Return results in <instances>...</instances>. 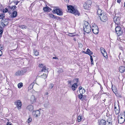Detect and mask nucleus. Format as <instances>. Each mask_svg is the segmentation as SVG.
Here are the masks:
<instances>
[{
	"instance_id": "48",
	"label": "nucleus",
	"mask_w": 125,
	"mask_h": 125,
	"mask_svg": "<svg viewBox=\"0 0 125 125\" xmlns=\"http://www.w3.org/2000/svg\"><path fill=\"white\" fill-rule=\"evenodd\" d=\"M12 125L11 123L10 122H9V123L8 122L7 124V125Z\"/></svg>"
},
{
	"instance_id": "39",
	"label": "nucleus",
	"mask_w": 125,
	"mask_h": 125,
	"mask_svg": "<svg viewBox=\"0 0 125 125\" xmlns=\"http://www.w3.org/2000/svg\"><path fill=\"white\" fill-rule=\"evenodd\" d=\"M48 8H49V7L48 6L44 7L43 8V10L45 11H48Z\"/></svg>"
},
{
	"instance_id": "53",
	"label": "nucleus",
	"mask_w": 125,
	"mask_h": 125,
	"mask_svg": "<svg viewBox=\"0 0 125 125\" xmlns=\"http://www.w3.org/2000/svg\"><path fill=\"white\" fill-rule=\"evenodd\" d=\"M53 59H58V58L57 57H53L52 58Z\"/></svg>"
},
{
	"instance_id": "1",
	"label": "nucleus",
	"mask_w": 125,
	"mask_h": 125,
	"mask_svg": "<svg viewBox=\"0 0 125 125\" xmlns=\"http://www.w3.org/2000/svg\"><path fill=\"white\" fill-rule=\"evenodd\" d=\"M84 24L83 26L84 31L86 33H89L91 30V27L88 22L85 21L84 22Z\"/></svg>"
},
{
	"instance_id": "15",
	"label": "nucleus",
	"mask_w": 125,
	"mask_h": 125,
	"mask_svg": "<svg viewBox=\"0 0 125 125\" xmlns=\"http://www.w3.org/2000/svg\"><path fill=\"white\" fill-rule=\"evenodd\" d=\"M90 6L91 5L89 4H87L86 3H85L83 5L84 8L85 10L89 9Z\"/></svg>"
},
{
	"instance_id": "17",
	"label": "nucleus",
	"mask_w": 125,
	"mask_h": 125,
	"mask_svg": "<svg viewBox=\"0 0 125 125\" xmlns=\"http://www.w3.org/2000/svg\"><path fill=\"white\" fill-rule=\"evenodd\" d=\"M97 13L98 15H99L100 16H101L102 15V14L104 13H103V11L100 9H98L97 10Z\"/></svg>"
},
{
	"instance_id": "11",
	"label": "nucleus",
	"mask_w": 125,
	"mask_h": 125,
	"mask_svg": "<svg viewBox=\"0 0 125 125\" xmlns=\"http://www.w3.org/2000/svg\"><path fill=\"white\" fill-rule=\"evenodd\" d=\"M112 122L111 117H109L107 119V120L106 121V124L105 125H111Z\"/></svg>"
},
{
	"instance_id": "60",
	"label": "nucleus",
	"mask_w": 125,
	"mask_h": 125,
	"mask_svg": "<svg viewBox=\"0 0 125 125\" xmlns=\"http://www.w3.org/2000/svg\"><path fill=\"white\" fill-rule=\"evenodd\" d=\"M124 113L125 114V111L124 112Z\"/></svg>"
},
{
	"instance_id": "36",
	"label": "nucleus",
	"mask_w": 125,
	"mask_h": 125,
	"mask_svg": "<svg viewBox=\"0 0 125 125\" xmlns=\"http://www.w3.org/2000/svg\"><path fill=\"white\" fill-rule=\"evenodd\" d=\"M21 74V71H18L17 72L15 73V75H19Z\"/></svg>"
},
{
	"instance_id": "35",
	"label": "nucleus",
	"mask_w": 125,
	"mask_h": 125,
	"mask_svg": "<svg viewBox=\"0 0 125 125\" xmlns=\"http://www.w3.org/2000/svg\"><path fill=\"white\" fill-rule=\"evenodd\" d=\"M19 27L21 28L22 29H26L27 28V27L25 26H23L21 25L19 26Z\"/></svg>"
},
{
	"instance_id": "24",
	"label": "nucleus",
	"mask_w": 125,
	"mask_h": 125,
	"mask_svg": "<svg viewBox=\"0 0 125 125\" xmlns=\"http://www.w3.org/2000/svg\"><path fill=\"white\" fill-rule=\"evenodd\" d=\"M12 17L13 18L15 17L17 15V12L16 11H14L12 13Z\"/></svg>"
},
{
	"instance_id": "23",
	"label": "nucleus",
	"mask_w": 125,
	"mask_h": 125,
	"mask_svg": "<svg viewBox=\"0 0 125 125\" xmlns=\"http://www.w3.org/2000/svg\"><path fill=\"white\" fill-rule=\"evenodd\" d=\"M118 119V122L120 124H121L123 123L125 120V119H124V118Z\"/></svg>"
},
{
	"instance_id": "28",
	"label": "nucleus",
	"mask_w": 125,
	"mask_h": 125,
	"mask_svg": "<svg viewBox=\"0 0 125 125\" xmlns=\"http://www.w3.org/2000/svg\"><path fill=\"white\" fill-rule=\"evenodd\" d=\"M69 33L70 34H68V35L71 37L74 36L76 35V33L74 32L72 33Z\"/></svg>"
},
{
	"instance_id": "37",
	"label": "nucleus",
	"mask_w": 125,
	"mask_h": 125,
	"mask_svg": "<svg viewBox=\"0 0 125 125\" xmlns=\"http://www.w3.org/2000/svg\"><path fill=\"white\" fill-rule=\"evenodd\" d=\"M8 11V9L6 8L4 9H3V12L4 13H5Z\"/></svg>"
},
{
	"instance_id": "19",
	"label": "nucleus",
	"mask_w": 125,
	"mask_h": 125,
	"mask_svg": "<svg viewBox=\"0 0 125 125\" xmlns=\"http://www.w3.org/2000/svg\"><path fill=\"white\" fill-rule=\"evenodd\" d=\"M27 108L28 110L30 111H32L33 109V106L31 105L28 106Z\"/></svg>"
},
{
	"instance_id": "26",
	"label": "nucleus",
	"mask_w": 125,
	"mask_h": 125,
	"mask_svg": "<svg viewBox=\"0 0 125 125\" xmlns=\"http://www.w3.org/2000/svg\"><path fill=\"white\" fill-rule=\"evenodd\" d=\"M44 79H45L47 77V74L46 73H43L42 75L41 76Z\"/></svg>"
},
{
	"instance_id": "42",
	"label": "nucleus",
	"mask_w": 125,
	"mask_h": 125,
	"mask_svg": "<svg viewBox=\"0 0 125 125\" xmlns=\"http://www.w3.org/2000/svg\"><path fill=\"white\" fill-rule=\"evenodd\" d=\"M116 106H115V114L116 115H117V113H116V111L117 110V109H116Z\"/></svg>"
},
{
	"instance_id": "58",
	"label": "nucleus",
	"mask_w": 125,
	"mask_h": 125,
	"mask_svg": "<svg viewBox=\"0 0 125 125\" xmlns=\"http://www.w3.org/2000/svg\"><path fill=\"white\" fill-rule=\"evenodd\" d=\"M3 26H6V25L5 24L3 23Z\"/></svg>"
},
{
	"instance_id": "10",
	"label": "nucleus",
	"mask_w": 125,
	"mask_h": 125,
	"mask_svg": "<svg viewBox=\"0 0 125 125\" xmlns=\"http://www.w3.org/2000/svg\"><path fill=\"white\" fill-rule=\"evenodd\" d=\"M32 114L35 117H37L40 115V113L39 110H37L33 112Z\"/></svg>"
},
{
	"instance_id": "57",
	"label": "nucleus",
	"mask_w": 125,
	"mask_h": 125,
	"mask_svg": "<svg viewBox=\"0 0 125 125\" xmlns=\"http://www.w3.org/2000/svg\"><path fill=\"white\" fill-rule=\"evenodd\" d=\"M65 1H66L67 2H68L69 1V0H64Z\"/></svg>"
},
{
	"instance_id": "54",
	"label": "nucleus",
	"mask_w": 125,
	"mask_h": 125,
	"mask_svg": "<svg viewBox=\"0 0 125 125\" xmlns=\"http://www.w3.org/2000/svg\"><path fill=\"white\" fill-rule=\"evenodd\" d=\"M45 94L46 95H48V92H46L45 93Z\"/></svg>"
},
{
	"instance_id": "49",
	"label": "nucleus",
	"mask_w": 125,
	"mask_h": 125,
	"mask_svg": "<svg viewBox=\"0 0 125 125\" xmlns=\"http://www.w3.org/2000/svg\"><path fill=\"white\" fill-rule=\"evenodd\" d=\"M19 2V1H16L15 2V4L16 5H17L18 4V3Z\"/></svg>"
},
{
	"instance_id": "51",
	"label": "nucleus",
	"mask_w": 125,
	"mask_h": 125,
	"mask_svg": "<svg viewBox=\"0 0 125 125\" xmlns=\"http://www.w3.org/2000/svg\"><path fill=\"white\" fill-rule=\"evenodd\" d=\"M52 9H51L49 7V8H48V11H50Z\"/></svg>"
},
{
	"instance_id": "41",
	"label": "nucleus",
	"mask_w": 125,
	"mask_h": 125,
	"mask_svg": "<svg viewBox=\"0 0 125 125\" xmlns=\"http://www.w3.org/2000/svg\"><path fill=\"white\" fill-rule=\"evenodd\" d=\"M81 117L80 116H78V122H80L81 120Z\"/></svg>"
},
{
	"instance_id": "27",
	"label": "nucleus",
	"mask_w": 125,
	"mask_h": 125,
	"mask_svg": "<svg viewBox=\"0 0 125 125\" xmlns=\"http://www.w3.org/2000/svg\"><path fill=\"white\" fill-rule=\"evenodd\" d=\"M32 120L31 116L30 115L29 116V118L27 121V122L29 123H30Z\"/></svg>"
},
{
	"instance_id": "31",
	"label": "nucleus",
	"mask_w": 125,
	"mask_h": 125,
	"mask_svg": "<svg viewBox=\"0 0 125 125\" xmlns=\"http://www.w3.org/2000/svg\"><path fill=\"white\" fill-rule=\"evenodd\" d=\"M49 15L50 16V17L51 18H53L54 19L55 18H56V17L52 14H49Z\"/></svg>"
},
{
	"instance_id": "44",
	"label": "nucleus",
	"mask_w": 125,
	"mask_h": 125,
	"mask_svg": "<svg viewBox=\"0 0 125 125\" xmlns=\"http://www.w3.org/2000/svg\"><path fill=\"white\" fill-rule=\"evenodd\" d=\"M106 116L108 118L109 117H111V116L110 115L109 113H107L106 114Z\"/></svg>"
},
{
	"instance_id": "45",
	"label": "nucleus",
	"mask_w": 125,
	"mask_h": 125,
	"mask_svg": "<svg viewBox=\"0 0 125 125\" xmlns=\"http://www.w3.org/2000/svg\"><path fill=\"white\" fill-rule=\"evenodd\" d=\"M4 21H5L6 22H4L6 24H7L8 23L7 22H6V21H7V19H4L3 20Z\"/></svg>"
},
{
	"instance_id": "7",
	"label": "nucleus",
	"mask_w": 125,
	"mask_h": 125,
	"mask_svg": "<svg viewBox=\"0 0 125 125\" xmlns=\"http://www.w3.org/2000/svg\"><path fill=\"white\" fill-rule=\"evenodd\" d=\"M100 50L103 55L106 58H107V55L105 50L102 47L100 48Z\"/></svg>"
},
{
	"instance_id": "9",
	"label": "nucleus",
	"mask_w": 125,
	"mask_h": 125,
	"mask_svg": "<svg viewBox=\"0 0 125 125\" xmlns=\"http://www.w3.org/2000/svg\"><path fill=\"white\" fill-rule=\"evenodd\" d=\"M55 13L60 16H62L63 15V12L62 10L59 9H57L54 10Z\"/></svg>"
},
{
	"instance_id": "61",
	"label": "nucleus",
	"mask_w": 125,
	"mask_h": 125,
	"mask_svg": "<svg viewBox=\"0 0 125 125\" xmlns=\"http://www.w3.org/2000/svg\"><path fill=\"white\" fill-rule=\"evenodd\" d=\"M124 6L125 7V2L124 3Z\"/></svg>"
},
{
	"instance_id": "13",
	"label": "nucleus",
	"mask_w": 125,
	"mask_h": 125,
	"mask_svg": "<svg viewBox=\"0 0 125 125\" xmlns=\"http://www.w3.org/2000/svg\"><path fill=\"white\" fill-rule=\"evenodd\" d=\"M78 97L79 98V99L81 100L82 101L85 99L86 98V97L85 96L83 95L82 94H79L78 95Z\"/></svg>"
},
{
	"instance_id": "46",
	"label": "nucleus",
	"mask_w": 125,
	"mask_h": 125,
	"mask_svg": "<svg viewBox=\"0 0 125 125\" xmlns=\"http://www.w3.org/2000/svg\"><path fill=\"white\" fill-rule=\"evenodd\" d=\"M83 89V88L82 86H80L79 87V91H80L82 90Z\"/></svg>"
},
{
	"instance_id": "33",
	"label": "nucleus",
	"mask_w": 125,
	"mask_h": 125,
	"mask_svg": "<svg viewBox=\"0 0 125 125\" xmlns=\"http://www.w3.org/2000/svg\"><path fill=\"white\" fill-rule=\"evenodd\" d=\"M54 86V85L53 84L51 83L49 85V89H52L53 87Z\"/></svg>"
},
{
	"instance_id": "50",
	"label": "nucleus",
	"mask_w": 125,
	"mask_h": 125,
	"mask_svg": "<svg viewBox=\"0 0 125 125\" xmlns=\"http://www.w3.org/2000/svg\"><path fill=\"white\" fill-rule=\"evenodd\" d=\"M2 52L0 50V57L2 55Z\"/></svg>"
},
{
	"instance_id": "12",
	"label": "nucleus",
	"mask_w": 125,
	"mask_h": 125,
	"mask_svg": "<svg viewBox=\"0 0 125 125\" xmlns=\"http://www.w3.org/2000/svg\"><path fill=\"white\" fill-rule=\"evenodd\" d=\"M98 123L99 125H105L106 121L103 119L99 120H98Z\"/></svg>"
},
{
	"instance_id": "64",
	"label": "nucleus",
	"mask_w": 125,
	"mask_h": 125,
	"mask_svg": "<svg viewBox=\"0 0 125 125\" xmlns=\"http://www.w3.org/2000/svg\"><path fill=\"white\" fill-rule=\"evenodd\" d=\"M118 40L119 41V40H120L119 39H118Z\"/></svg>"
},
{
	"instance_id": "3",
	"label": "nucleus",
	"mask_w": 125,
	"mask_h": 125,
	"mask_svg": "<svg viewBox=\"0 0 125 125\" xmlns=\"http://www.w3.org/2000/svg\"><path fill=\"white\" fill-rule=\"evenodd\" d=\"M91 29L92 31L94 34H97L98 33V28L95 24H94L92 26Z\"/></svg>"
},
{
	"instance_id": "63",
	"label": "nucleus",
	"mask_w": 125,
	"mask_h": 125,
	"mask_svg": "<svg viewBox=\"0 0 125 125\" xmlns=\"http://www.w3.org/2000/svg\"><path fill=\"white\" fill-rule=\"evenodd\" d=\"M118 107H119V110H120V109H119V105H118Z\"/></svg>"
},
{
	"instance_id": "14",
	"label": "nucleus",
	"mask_w": 125,
	"mask_h": 125,
	"mask_svg": "<svg viewBox=\"0 0 125 125\" xmlns=\"http://www.w3.org/2000/svg\"><path fill=\"white\" fill-rule=\"evenodd\" d=\"M117 17L115 16L114 18V22L115 23V31L117 33V31L116 30V28L117 27V26H116V25H117Z\"/></svg>"
},
{
	"instance_id": "38",
	"label": "nucleus",
	"mask_w": 125,
	"mask_h": 125,
	"mask_svg": "<svg viewBox=\"0 0 125 125\" xmlns=\"http://www.w3.org/2000/svg\"><path fill=\"white\" fill-rule=\"evenodd\" d=\"M4 15H5L4 14H1L0 15V19H3L4 18Z\"/></svg>"
},
{
	"instance_id": "62",
	"label": "nucleus",
	"mask_w": 125,
	"mask_h": 125,
	"mask_svg": "<svg viewBox=\"0 0 125 125\" xmlns=\"http://www.w3.org/2000/svg\"><path fill=\"white\" fill-rule=\"evenodd\" d=\"M74 40H75V41H76V39H75V38H74Z\"/></svg>"
},
{
	"instance_id": "30",
	"label": "nucleus",
	"mask_w": 125,
	"mask_h": 125,
	"mask_svg": "<svg viewBox=\"0 0 125 125\" xmlns=\"http://www.w3.org/2000/svg\"><path fill=\"white\" fill-rule=\"evenodd\" d=\"M23 86V84L21 83H18V86L19 88H21Z\"/></svg>"
},
{
	"instance_id": "18",
	"label": "nucleus",
	"mask_w": 125,
	"mask_h": 125,
	"mask_svg": "<svg viewBox=\"0 0 125 125\" xmlns=\"http://www.w3.org/2000/svg\"><path fill=\"white\" fill-rule=\"evenodd\" d=\"M78 85L76 83H75L73 84L72 86V88L73 91L75 90L77 87Z\"/></svg>"
},
{
	"instance_id": "6",
	"label": "nucleus",
	"mask_w": 125,
	"mask_h": 125,
	"mask_svg": "<svg viewBox=\"0 0 125 125\" xmlns=\"http://www.w3.org/2000/svg\"><path fill=\"white\" fill-rule=\"evenodd\" d=\"M14 104L16 105V107L19 110L21 108L22 104L20 100H18L16 101L14 103Z\"/></svg>"
},
{
	"instance_id": "21",
	"label": "nucleus",
	"mask_w": 125,
	"mask_h": 125,
	"mask_svg": "<svg viewBox=\"0 0 125 125\" xmlns=\"http://www.w3.org/2000/svg\"><path fill=\"white\" fill-rule=\"evenodd\" d=\"M112 89L114 93L116 96L117 94V89L115 87H113L112 88Z\"/></svg>"
},
{
	"instance_id": "40",
	"label": "nucleus",
	"mask_w": 125,
	"mask_h": 125,
	"mask_svg": "<svg viewBox=\"0 0 125 125\" xmlns=\"http://www.w3.org/2000/svg\"><path fill=\"white\" fill-rule=\"evenodd\" d=\"M16 8V6L15 5H14V6H13L12 7H11L10 8V9L11 10H14Z\"/></svg>"
},
{
	"instance_id": "47",
	"label": "nucleus",
	"mask_w": 125,
	"mask_h": 125,
	"mask_svg": "<svg viewBox=\"0 0 125 125\" xmlns=\"http://www.w3.org/2000/svg\"><path fill=\"white\" fill-rule=\"evenodd\" d=\"M118 119H121L122 118H123L121 116H119L118 117Z\"/></svg>"
},
{
	"instance_id": "25",
	"label": "nucleus",
	"mask_w": 125,
	"mask_h": 125,
	"mask_svg": "<svg viewBox=\"0 0 125 125\" xmlns=\"http://www.w3.org/2000/svg\"><path fill=\"white\" fill-rule=\"evenodd\" d=\"M33 52V54L35 56H38L39 54V52L37 51L36 50H34Z\"/></svg>"
},
{
	"instance_id": "16",
	"label": "nucleus",
	"mask_w": 125,
	"mask_h": 125,
	"mask_svg": "<svg viewBox=\"0 0 125 125\" xmlns=\"http://www.w3.org/2000/svg\"><path fill=\"white\" fill-rule=\"evenodd\" d=\"M31 101L32 103L35 102L36 101V99L35 98L34 95H32L31 96Z\"/></svg>"
},
{
	"instance_id": "5",
	"label": "nucleus",
	"mask_w": 125,
	"mask_h": 125,
	"mask_svg": "<svg viewBox=\"0 0 125 125\" xmlns=\"http://www.w3.org/2000/svg\"><path fill=\"white\" fill-rule=\"evenodd\" d=\"M101 20L103 22H105L107 21L108 19L106 14L104 13L101 16H99Z\"/></svg>"
},
{
	"instance_id": "43",
	"label": "nucleus",
	"mask_w": 125,
	"mask_h": 125,
	"mask_svg": "<svg viewBox=\"0 0 125 125\" xmlns=\"http://www.w3.org/2000/svg\"><path fill=\"white\" fill-rule=\"evenodd\" d=\"M3 49V47L1 44H0V50H2Z\"/></svg>"
},
{
	"instance_id": "59",
	"label": "nucleus",
	"mask_w": 125,
	"mask_h": 125,
	"mask_svg": "<svg viewBox=\"0 0 125 125\" xmlns=\"http://www.w3.org/2000/svg\"><path fill=\"white\" fill-rule=\"evenodd\" d=\"M117 18H118V19H119V18H120V17H118Z\"/></svg>"
},
{
	"instance_id": "52",
	"label": "nucleus",
	"mask_w": 125,
	"mask_h": 125,
	"mask_svg": "<svg viewBox=\"0 0 125 125\" xmlns=\"http://www.w3.org/2000/svg\"><path fill=\"white\" fill-rule=\"evenodd\" d=\"M78 78H76L75 79V80L76 81V82L78 83Z\"/></svg>"
},
{
	"instance_id": "20",
	"label": "nucleus",
	"mask_w": 125,
	"mask_h": 125,
	"mask_svg": "<svg viewBox=\"0 0 125 125\" xmlns=\"http://www.w3.org/2000/svg\"><path fill=\"white\" fill-rule=\"evenodd\" d=\"M119 70L120 72L122 73L125 70V67L124 66H121L119 67Z\"/></svg>"
},
{
	"instance_id": "56",
	"label": "nucleus",
	"mask_w": 125,
	"mask_h": 125,
	"mask_svg": "<svg viewBox=\"0 0 125 125\" xmlns=\"http://www.w3.org/2000/svg\"><path fill=\"white\" fill-rule=\"evenodd\" d=\"M83 53H85V54H86V52H85V51H83Z\"/></svg>"
},
{
	"instance_id": "22",
	"label": "nucleus",
	"mask_w": 125,
	"mask_h": 125,
	"mask_svg": "<svg viewBox=\"0 0 125 125\" xmlns=\"http://www.w3.org/2000/svg\"><path fill=\"white\" fill-rule=\"evenodd\" d=\"M86 54H88L90 56L91 55L93 54V52L91 51L89 49H87V50L86 52Z\"/></svg>"
},
{
	"instance_id": "34",
	"label": "nucleus",
	"mask_w": 125,
	"mask_h": 125,
	"mask_svg": "<svg viewBox=\"0 0 125 125\" xmlns=\"http://www.w3.org/2000/svg\"><path fill=\"white\" fill-rule=\"evenodd\" d=\"M90 60L91 61V65H94L93 60L92 57L91 55L90 56Z\"/></svg>"
},
{
	"instance_id": "32",
	"label": "nucleus",
	"mask_w": 125,
	"mask_h": 125,
	"mask_svg": "<svg viewBox=\"0 0 125 125\" xmlns=\"http://www.w3.org/2000/svg\"><path fill=\"white\" fill-rule=\"evenodd\" d=\"M80 93L81 94H84L85 92V90L83 88V89L80 91H79Z\"/></svg>"
},
{
	"instance_id": "55",
	"label": "nucleus",
	"mask_w": 125,
	"mask_h": 125,
	"mask_svg": "<svg viewBox=\"0 0 125 125\" xmlns=\"http://www.w3.org/2000/svg\"><path fill=\"white\" fill-rule=\"evenodd\" d=\"M121 2V0H118V3H120Z\"/></svg>"
},
{
	"instance_id": "2",
	"label": "nucleus",
	"mask_w": 125,
	"mask_h": 125,
	"mask_svg": "<svg viewBox=\"0 0 125 125\" xmlns=\"http://www.w3.org/2000/svg\"><path fill=\"white\" fill-rule=\"evenodd\" d=\"M67 8L69 12L72 13H73L75 15H79V13L78 10H75L73 7L72 6L70 5L67 6Z\"/></svg>"
},
{
	"instance_id": "4",
	"label": "nucleus",
	"mask_w": 125,
	"mask_h": 125,
	"mask_svg": "<svg viewBox=\"0 0 125 125\" xmlns=\"http://www.w3.org/2000/svg\"><path fill=\"white\" fill-rule=\"evenodd\" d=\"M39 66V67L41 68V72H44L46 73H48V69L45 66H43V65L42 64H40Z\"/></svg>"
},
{
	"instance_id": "8",
	"label": "nucleus",
	"mask_w": 125,
	"mask_h": 125,
	"mask_svg": "<svg viewBox=\"0 0 125 125\" xmlns=\"http://www.w3.org/2000/svg\"><path fill=\"white\" fill-rule=\"evenodd\" d=\"M121 22H118V30L119 28V29L118 31V36H119L121 35L122 33V31H121V28L119 26V25H121Z\"/></svg>"
},
{
	"instance_id": "29",
	"label": "nucleus",
	"mask_w": 125,
	"mask_h": 125,
	"mask_svg": "<svg viewBox=\"0 0 125 125\" xmlns=\"http://www.w3.org/2000/svg\"><path fill=\"white\" fill-rule=\"evenodd\" d=\"M34 84L33 83H32L28 87V88L30 89H32L33 87Z\"/></svg>"
}]
</instances>
